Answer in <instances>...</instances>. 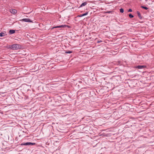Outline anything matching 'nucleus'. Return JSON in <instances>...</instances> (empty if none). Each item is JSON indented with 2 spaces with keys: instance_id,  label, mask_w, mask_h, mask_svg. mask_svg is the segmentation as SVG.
<instances>
[{
  "instance_id": "12",
  "label": "nucleus",
  "mask_w": 154,
  "mask_h": 154,
  "mask_svg": "<svg viewBox=\"0 0 154 154\" xmlns=\"http://www.w3.org/2000/svg\"><path fill=\"white\" fill-rule=\"evenodd\" d=\"M141 8L146 10H147L148 9V8L147 7L144 6H141Z\"/></svg>"
},
{
  "instance_id": "9",
  "label": "nucleus",
  "mask_w": 154,
  "mask_h": 154,
  "mask_svg": "<svg viewBox=\"0 0 154 154\" xmlns=\"http://www.w3.org/2000/svg\"><path fill=\"white\" fill-rule=\"evenodd\" d=\"M87 4V3L86 2H83L82 3V4L80 5L79 7H82L83 6H85V5H86Z\"/></svg>"
},
{
  "instance_id": "10",
  "label": "nucleus",
  "mask_w": 154,
  "mask_h": 154,
  "mask_svg": "<svg viewBox=\"0 0 154 154\" xmlns=\"http://www.w3.org/2000/svg\"><path fill=\"white\" fill-rule=\"evenodd\" d=\"M6 35V34H5V33L2 32L0 33V37L4 36Z\"/></svg>"
},
{
  "instance_id": "8",
  "label": "nucleus",
  "mask_w": 154,
  "mask_h": 154,
  "mask_svg": "<svg viewBox=\"0 0 154 154\" xmlns=\"http://www.w3.org/2000/svg\"><path fill=\"white\" fill-rule=\"evenodd\" d=\"M15 32V30L13 29H11L9 30V33L10 34H12Z\"/></svg>"
},
{
  "instance_id": "5",
  "label": "nucleus",
  "mask_w": 154,
  "mask_h": 154,
  "mask_svg": "<svg viewBox=\"0 0 154 154\" xmlns=\"http://www.w3.org/2000/svg\"><path fill=\"white\" fill-rule=\"evenodd\" d=\"M23 21L26 22H32V20H31L29 19V18H24L22 20Z\"/></svg>"
},
{
  "instance_id": "17",
  "label": "nucleus",
  "mask_w": 154,
  "mask_h": 154,
  "mask_svg": "<svg viewBox=\"0 0 154 154\" xmlns=\"http://www.w3.org/2000/svg\"><path fill=\"white\" fill-rule=\"evenodd\" d=\"M112 11H107L105 13L109 14V13H112Z\"/></svg>"
},
{
  "instance_id": "7",
  "label": "nucleus",
  "mask_w": 154,
  "mask_h": 154,
  "mask_svg": "<svg viewBox=\"0 0 154 154\" xmlns=\"http://www.w3.org/2000/svg\"><path fill=\"white\" fill-rule=\"evenodd\" d=\"M11 12L12 14H15L17 13V11L15 9H13L11 10Z\"/></svg>"
},
{
  "instance_id": "13",
  "label": "nucleus",
  "mask_w": 154,
  "mask_h": 154,
  "mask_svg": "<svg viewBox=\"0 0 154 154\" xmlns=\"http://www.w3.org/2000/svg\"><path fill=\"white\" fill-rule=\"evenodd\" d=\"M72 51H65V53L66 54H70L72 53Z\"/></svg>"
},
{
  "instance_id": "2",
  "label": "nucleus",
  "mask_w": 154,
  "mask_h": 154,
  "mask_svg": "<svg viewBox=\"0 0 154 154\" xmlns=\"http://www.w3.org/2000/svg\"><path fill=\"white\" fill-rule=\"evenodd\" d=\"M36 143H35L27 142L26 143H22L21 144V146H27V145H36Z\"/></svg>"
},
{
  "instance_id": "14",
  "label": "nucleus",
  "mask_w": 154,
  "mask_h": 154,
  "mask_svg": "<svg viewBox=\"0 0 154 154\" xmlns=\"http://www.w3.org/2000/svg\"><path fill=\"white\" fill-rule=\"evenodd\" d=\"M11 46H12V45H9L7 46V48L8 49H10L11 50H12V48H11L12 47Z\"/></svg>"
},
{
  "instance_id": "18",
  "label": "nucleus",
  "mask_w": 154,
  "mask_h": 154,
  "mask_svg": "<svg viewBox=\"0 0 154 154\" xmlns=\"http://www.w3.org/2000/svg\"><path fill=\"white\" fill-rule=\"evenodd\" d=\"M102 41L101 40H97V43H100L101 42H102Z\"/></svg>"
},
{
  "instance_id": "6",
  "label": "nucleus",
  "mask_w": 154,
  "mask_h": 154,
  "mask_svg": "<svg viewBox=\"0 0 154 154\" xmlns=\"http://www.w3.org/2000/svg\"><path fill=\"white\" fill-rule=\"evenodd\" d=\"M137 16L140 19H142L143 18L142 16L141 15V14L140 12L138 11H137Z\"/></svg>"
},
{
  "instance_id": "3",
  "label": "nucleus",
  "mask_w": 154,
  "mask_h": 154,
  "mask_svg": "<svg viewBox=\"0 0 154 154\" xmlns=\"http://www.w3.org/2000/svg\"><path fill=\"white\" fill-rule=\"evenodd\" d=\"M67 27L69 28V27H70V26L68 25H61L60 26H57L53 27H52V29H53L54 28H66Z\"/></svg>"
},
{
  "instance_id": "1",
  "label": "nucleus",
  "mask_w": 154,
  "mask_h": 154,
  "mask_svg": "<svg viewBox=\"0 0 154 154\" xmlns=\"http://www.w3.org/2000/svg\"><path fill=\"white\" fill-rule=\"evenodd\" d=\"M12 50H18L20 49L21 48V45L18 44H14L12 45Z\"/></svg>"
},
{
  "instance_id": "16",
  "label": "nucleus",
  "mask_w": 154,
  "mask_h": 154,
  "mask_svg": "<svg viewBox=\"0 0 154 154\" xmlns=\"http://www.w3.org/2000/svg\"><path fill=\"white\" fill-rule=\"evenodd\" d=\"M120 11L121 13H123L124 11V9L122 8H121L120 9Z\"/></svg>"
},
{
  "instance_id": "11",
  "label": "nucleus",
  "mask_w": 154,
  "mask_h": 154,
  "mask_svg": "<svg viewBox=\"0 0 154 154\" xmlns=\"http://www.w3.org/2000/svg\"><path fill=\"white\" fill-rule=\"evenodd\" d=\"M88 13V12H86L85 13L82 14L81 15L79 16V17H82L85 16V15H87Z\"/></svg>"
},
{
  "instance_id": "19",
  "label": "nucleus",
  "mask_w": 154,
  "mask_h": 154,
  "mask_svg": "<svg viewBox=\"0 0 154 154\" xmlns=\"http://www.w3.org/2000/svg\"><path fill=\"white\" fill-rule=\"evenodd\" d=\"M132 10L131 9H129L128 10V12H132Z\"/></svg>"
},
{
  "instance_id": "4",
  "label": "nucleus",
  "mask_w": 154,
  "mask_h": 154,
  "mask_svg": "<svg viewBox=\"0 0 154 154\" xmlns=\"http://www.w3.org/2000/svg\"><path fill=\"white\" fill-rule=\"evenodd\" d=\"M146 66L145 65H138L134 67L135 68L138 69H142L146 67Z\"/></svg>"
},
{
  "instance_id": "20",
  "label": "nucleus",
  "mask_w": 154,
  "mask_h": 154,
  "mask_svg": "<svg viewBox=\"0 0 154 154\" xmlns=\"http://www.w3.org/2000/svg\"><path fill=\"white\" fill-rule=\"evenodd\" d=\"M1 111H2L1 110H0V113H1L2 112Z\"/></svg>"
},
{
  "instance_id": "15",
  "label": "nucleus",
  "mask_w": 154,
  "mask_h": 154,
  "mask_svg": "<svg viewBox=\"0 0 154 154\" xmlns=\"http://www.w3.org/2000/svg\"><path fill=\"white\" fill-rule=\"evenodd\" d=\"M129 16L130 18H132L134 17V16L132 15L131 14H129Z\"/></svg>"
}]
</instances>
